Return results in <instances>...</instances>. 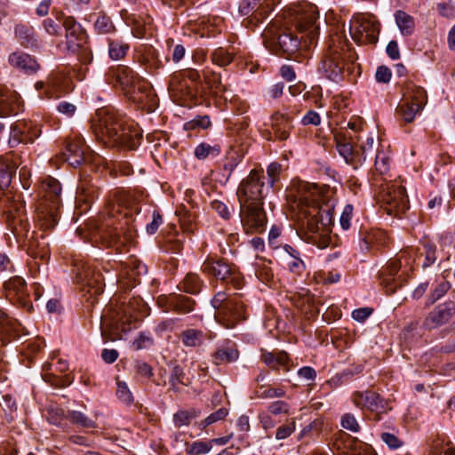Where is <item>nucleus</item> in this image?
Wrapping results in <instances>:
<instances>
[{"instance_id":"obj_1","label":"nucleus","mask_w":455,"mask_h":455,"mask_svg":"<svg viewBox=\"0 0 455 455\" xmlns=\"http://www.w3.org/2000/svg\"><path fill=\"white\" fill-rule=\"evenodd\" d=\"M294 210L298 222L311 234L308 239L319 248L330 243L328 233L332 223L333 203L325 201L315 184L299 181L296 185Z\"/></svg>"},{"instance_id":"obj_2","label":"nucleus","mask_w":455,"mask_h":455,"mask_svg":"<svg viewBox=\"0 0 455 455\" xmlns=\"http://www.w3.org/2000/svg\"><path fill=\"white\" fill-rule=\"evenodd\" d=\"M92 129L98 142H133L142 139L141 130L135 124L124 125L113 108L98 109L92 119Z\"/></svg>"},{"instance_id":"obj_3","label":"nucleus","mask_w":455,"mask_h":455,"mask_svg":"<svg viewBox=\"0 0 455 455\" xmlns=\"http://www.w3.org/2000/svg\"><path fill=\"white\" fill-rule=\"evenodd\" d=\"M264 45L273 53L291 58L298 52L301 39L288 28H282L275 24L267 27L262 33Z\"/></svg>"},{"instance_id":"obj_4","label":"nucleus","mask_w":455,"mask_h":455,"mask_svg":"<svg viewBox=\"0 0 455 455\" xmlns=\"http://www.w3.org/2000/svg\"><path fill=\"white\" fill-rule=\"evenodd\" d=\"M212 305L215 308L216 320L227 329L234 328L246 318L244 305L237 296L228 297L220 291L212 298Z\"/></svg>"},{"instance_id":"obj_5","label":"nucleus","mask_w":455,"mask_h":455,"mask_svg":"<svg viewBox=\"0 0 455 455\" xmlns=\"http://www.w3.org/2000/svg\"><path fill=\"white\" fill-rule=\"evenodd\" d=\"M43 186L45 191V198L39 204L37 219L41 228L51 229L57 223V211L60 205L61 187L60 182L52 177L47 178Z\"/></svg>"},{"instance_id":"obj_6","label":"nucleus","mask_w":455,"mask_h":455,"mask_svg":"<svg viewBox=\"0 0 455 455\" xmlns=\"http://www.w3.org/2000/svg\"><path fill=\"white\" fill-rule=\"evenodd\" d=\"M0 213L7 216V222L12 234L23 243L31 235L28 218L21 202L9 196H0Z\"/></svg>"},{"instance_id":"obj_7","label":"nucleus","mask_w":455,"mask_h":455,"mask_svg":"<svg viewBox=\"0 0 455 455\" xmlns=\"http://www.w3.org/2000/svg\"><path fill=\"white\" fill-rule=\"evenodd\" d=\"M268 188L265 185L263 170L252 169L238 186L236 196L239 204H264Z\"/></svg>"},{"instance_id":"obj_8","label":"nucleus","mask_w":455,"mask_h":455,"mask_svg":"<svg viewBox=\"0 0 455 455\" xmlns=\"http://www.w3.org/2000/svg\"><path fill=\"white\" fill-rule=\"evenodd\" d=\"M379 198L388 215L401 218L409 209L405 188L396 182H387L379 187Z\"/></svg>"},{"instance_id":"obj_9","label":"nucleus","mask_w":455,"mask_h":455,"mask_svg":"<svg viewBox=\"0 0 455 455\" xmlns=\"http://www.w3.org/2000/svg\"><path fill=\"white\" fill-rule=\"evenodd\" d=\"M100 243L106 247H113L116 251H126L134 242V229L128 226L127 221H118L101 228L98 233Z\"/></svg>"},{"instance_id":"obj_10","label":"nucleus","mask_w":455,"mask_h":455,"mask_svg":"<svg viewBox=\"0 0 455 455\" xmlns=\"http://www.w3.org/2000/svg\"><path fill=\"white\" fill-rule=\"evenodd\" d=\"M426 91L412 83L406 84L403 103L396 108V114L405 122L411 123L427 103Z\"/></svg>"},{"instance_id":"obj_11","label":"nucleus","mask_w":455,"mask_h":455,"mask_svg":"<svg viewBox=\"0 0 455 455\" xmlns=\"http://www.w3.org/2000/svg\"><path fill=\"white\" fill-rule=\"evenodd\" d=\"M202 271L216 279L233 284L240 288L242 280L235 267L229 265L225 259L207 258L202 266Z\"/></svg>"},{"instance_id":"obj_12","label":"nucleus","mask_w":455,"mask_h":455,"mask_svg":"<svg viewBox=\"0 0 455 455\" xmlns=\"http://www.w3.org/2000/svg\"><path fill=\"white\" fill-rule=\"evenodd\" d=\"M351 29L353 38L358 44H375L379 39L380 24L373 15L360 16L354 20Z\"/></svg>"},{"instance_id":"obj_13","label":"nucleus","mask_w":455,"mask_h":455,"mask_svg":"<svg viewBox=\"0 0 455 455\" xmlns=\"http://www.w3.org/2000/svg\"><path fill=\"white\" fill-rule=\"evenodd\" d=\"M345 62L341 49L330 46L318 65V71L327 79L338 82L342 78Z\"/></svg>"},{"instance_id":"obj_14","label":"nucleus","mask_w":455,"mask_h":455,"mask_svg":"<svg viewBox=\"0 0 455 455\" xmlns=\"http://www.w3.org/2000/svg\"><path fill=\"white\" fill-rule=\"evenodd\" d=\"M264 204H239L240 218L246 233H261L267 224V215L263 209Z\"/></svg>"},{"instance_id":"obj_15","label":"nucleus","mask_w":455,"mask_h":455,"mask_svg":"<svg viewBox=\"0 0 455 455\" xmlns=\"http://www.w3.org/2000/svg\"><path fill=\"white\" fill-rule=\"evenodd\" d=\"M4 291L11 303L20 306L28 312L32 310L33 305L27 292L26 282L22 277L13 276L4 282Z\"/></svg>"},{"instance_id":"obj_16","label":"nucleus","mask_w":455,"mask_h":455,"mask_svg":"<svg viewBox=\"0 0 455 455\" xmlns=\"http://www.w3.org/2000/svg\"><path fill=\"white\" fill-rule=\"evenodd\" d=\"M280 0H243L239 4V12L242 15H250L249 22L262 21Z\"/></svg>"},{"instance_id":"obj_17","label":"nucleus","mask_w":455,"mask_h":455,"mask_svg":"<svg viewBox=\"0 0 455 455\" xmlns=\"http://www.w3.org/2000/svg\"><path fill=\"white\" fill-rule=\"evenodd\" d=\"M106 79L114 85H119L124 91L130 92L140 82L139 75L130 67L118 65L111 67L106 73Z\"/></svg>"},{"instance_id":"obj_18","label":"nucleus","mask_w":455,"mask_h":455,"mask_svg":"<svg viewBox=\"0 0 455 455\" xmlns=\"http://www.w3.org/2000/svg\"><path fill=\"white\" fill-rule=\"evenodd\" d=\"M455 315V302L446 301L435 307L425 317L423 327L426 330L437 329L446 323Z\"/></svg>"},{"instance_id":"obj_19","label":"nucleus","mask_w":455,"mask_h":455,"mask_svg":"<svg viewBox=\"0 0 455 455\" xmlns=\"http://www.w3.org/2000/svg\"><path fill=\"white\" fill-rule=\"evenodd\" d=\"M299 12V28L301 32L307 33L308 44H312L318 36L319 28L315 25L318 19L317 7L306 4L301 6Z\"/></svg>"},{"instance_id":"obj_20","label":"nucleus","mask_w":455,"mask_h":455,"mask_svg":"<svg viewBox=\"0 0 455 455\" xmlns=\"http://www.w3.org/2000/svg\"><path fill=\"white\" fill-rule=\"evenodd\" d=\"M354 404L360 409H366L377 414L386 412V402L379 395L371 390L355 392L352 396Z\"/></svg>"},{"instance_id":"obj_21","label":"nucleus","mask_w":455,"mask_h":455,"mask_svg":"<svg viewBox=\"0 0 455 455\" xmlns=\"http://www.w3.org/2000/svg\"><path fill=\"white\" fill-rule=\"evenodd\" d=\"M66 44L68 51L76 53L79 60L84 63L92 61V54L85 47L86 36L82 28L66 32Z\"/></svg>"},{"instance_id":"obj_22","label":"nucleus","mask_w":455,"mask_h":455,"mask_svg":"<svg viewBox=\"0 0 455 455\" xmlns=\"http://www.w3.org/2000/svg\"><path fill=\"white\" fill-rule=\"evenodd\" d=\"M158 303L164 307L165 311H175L179 314H188L195 309L196 302L189 297L182 294L172 293L168 296L159 297Z\"/></svg>"},{"instance_id":"obj_23","label":"nucleus","mask_w":455,"mask_h":455,"mask_svg":"<svg viewBox=\"0 0 455 455\" xmlns=\"http://www.w3.org/2000/svg\"><path fill=\"white\" fill-rule=\"evenodd\" d=\"M76 275L80 282L94 289V293L100 294L103 291L104 277L100 271H96L87 263L80 262L76 265Z\"/></svg>"},{"instance_id":"obj_24","label":"nucleus","mask_w":455,"mask_h":455,"mask_svg":"<svg viewBox=\"0 0 455 455\" xmlns=\"http://www.w3.org/2000/svg\"><path fill=\"white\" fill-rule=\"evenodd\" d=\"M88 149L85 144H67L62 152L63 160L71 166L77 167L84 162L91 161L92 154L86 152Z\"/></svg>"},{"instance_id":"obj_25","label":"nucleus","mask_w":455,"mask_h":455,"mask_svg":"<svg viewBox=\"0 0 455 455\" xmlns=\"http://www.w3.org/2000/svg\"><path fill=\"white\" fill-rule=\"evenodd\" d=\"M8 61L13 68H19L27 74H33L40 68L35 58L23 52L11 53Z\"/></svg>"},{"instance_id":"obj_26","label":"nucleus","mask_w":455,"mask_h":455,"mask_svg":"<svg viewBox=\"0 0 455 455\" xmlns=\"http://www.w3.org/2000/svg\"><path fill=\"white\" fill-rule=\"evenodd\" d=\"M415 253L408 254V259L411 262L419 261L423 268L432 266L436 260V247L434 243L425 242L420 248H413Z\"/></svg>"},{"instance_id":"obj_27","label":"nucleus","mask_w":455,"mask_h":455,"mask_svg":"<svg viewBox=\"0 0 455 455\" xmlns=\"http://www.w3.org/2000/svg\"><path fill=\"white\" fill-rule=\"evenodd\" d=\"M22 107L20 96L16 92H6L0 95V115L2 116L17 115Z\"/></svg>"},{"instance_id":"obj_28","label":"nucleus","mask_w":455,"mask_h":455,"mask_svg":"<svg viewBox=\"0 0 455 455\" xmlns=\"http://www.w3.org/2000/svg\"><path fill=\"white\" fill-rule=\"evenodd\" d=\"M336 148L348 164H359L365 160V149L362 144H336Z\"/></svg>"},{"instance_id":"obj_29","label":"nucleus","mask_w":455,"mask_h":455,"mask_svg":"<svg viewBox=\"0 0 455 455\" xmlns=\"http://www.w3.org/2000/svg\"><path fill=\"white\" fill-rule=\"evenodd\" d=\"M17 168L18 164L12 155L7 154L0 157V189L7 188L10 186Z\"/></svg>"},{"instance_id":"obj_30","label":"nucleus","mask_w":455,"mask_h":455,"mask_svg":"<svg viewBox=\"0 0 455 455\" xmlns=\"http://www.w3.org/2000/svg\"><path fill=\"white\" fill-rule=\"evenodd\" d=\"M28 252L34 258L47 259L49 257L48 243L44 236L37 237L36 232H31V235L24 242Z\"/></svg>"},{"instance_id":"obj_31","label":"nucleus","mask_w":455,"mask_h":455,"mask_svg":"<svg viewBox=\"0 0 455 455\" xmlns=\"http://www.w3.org/2000/svg\"><path fill=\"white\" fill-rule=\"evenodd\" d=\"M179 339L184 347L195 348L204 345L206 334L202 330L188 328L180 333Z\"/></svg>"},{"instance_id":"obj_32","label":"nucleus","mask_w":455,"mask_h":455,"mask_svg":"<svg viewBox=\"0 0 455 455\" xmlns=\"http://www.w3.org/2000/svg\"><path fill=\"white\" fill-rule=\"evenodd\" d=\"M245 153L246 149L243 148L242 144H231L229 146V148L226 153V160L224 164V169L228 171V178L231 176L235 167L243 160Z\"/></svg>"},{"instance_id":"obj_33","label":"nucleus","mask_w":455,"mask_h":455,"mask_svg":"<svg viewBox=\"0 0 455 455\" xmlns=\"http://www.w3.org/2000/svg\"><path fill=\"white\" fill-rule=\"evenodd\" d=\"M415 250L413 248H407L400 252L399 259L397 260L390 261L387 267L383 269L380 273V276L383 277L384 281H388L387 277H393L395 276L400 267H402V260L404 259L406 264H411V262L409 261L408 254L415 253Z\"/></svg>"},{"instance_id":"obj_34","label":"nucleus","mask_w":455,"mask_h":455,"mask_svg":"<svg viewBox=\"0 0 455 455\" xmlns=\"http://www.w3.org/2000/svg\"><path fill=\"white\" fill-rule=\"evenodd\" d=\"M261 361L268 367L275 370L279 366H285L289 362V356L284 351L268 352L261 350Z\"/></svg>"},{"instance_id":"obj_35","label":"nucleus","mask_w":455,"mask_h":455,"mask_svg":"<svg viewBox=\"0 0 455 455\" xmlns=\"http://www.w3.org/2000/svg\"><path fill=\"white\" fill-rule=\"evenodd\" d=\"M395 20L403 36H411L415 29L414 18L405 12L404 11L398 10L395 12Z\"/></svg>"},{"instance_id":"obj_36","label":"nucleus","mask_w":455,"mask_h":455,"mask_svg":"<svg viewBox=\"0 0 455 455\" xmlns=\"http://www.w3.org/2000/svg\"><path fill=\"white\" fill-rule=\"evenodd\" d=\"M93 28L99 35H110L116 30L111 18L105 12H100L97 14V18L93 23Z\"/></svg>"},{"instance_id":"obj_37","label":"nucleus","mask_w":455,"mask_h":455,"mask_svg":"<svg viewBox=\"0 0 455 455\" xmlns=\"http://www.w3.org/2000/svg\"><path fill=\"white\" fill-rule=\"evenodd\" d=\"M239 357V352L233 347H220L212 355L213 363L216 365L235 362Z\"/></svg>"},{"instance_id":"obj_38","label":"nucleus","mask_w":455,"mask_h":455,"mask_svg":"<svg viewBox=\"0 0 455 455\" xmlns=\"http://www.w3.org/2000/svg\"><path fill=\"white\" fill-rule=\"evenodd\" d=\"M204 282L196 274H188L183 281L180 283V289L187 293L196 294L202 287Z\"/></svg>"},{"instance_id":"obj_39","label":"nucleus","mask_w":455,"mask_h":455,"mask_svg":"<svg viewBox=\"0 0 455 455\" xmlns=\"http://www.w3.org/2000/svg\"><path fill=\"white\" fill-rule=\"evenodd\" d=\"M283 387H272L267 385H259L255 387V396L259 399L281 398L285 395Z\"/></svg>"},{"instance_id":"obj_40","label":"nucleus","mask_w":455,"mask_h":455,"mask_svg":"<svg viewBox=\"0 0 455 455\" xmlns=\"http://www.w3.org/2000/svg\"><path fill=\"white\" fill-rule=\"evenodd\" d=\"M0 327L3 331L12 336L18 337L20 323L17 320L11 318L4 311L0 308Z\"/></svg>"},{"instance_id":"obj_41","label":"nucleus","mask_w":455,"mask_h":455,"mask_svg":"<svg viewBox=\"0 0 455 455\" xmlns=\"http://www.w3.org/2000/svg\"><path fill=\"white\" fill-rule=\"evenodd\" d=\"M15 35L20 40V44L25 47L37 44V39L34 37L32 28L28 27L17 25L15 27Z\"/></svg>"},{"instance_id":"obj_42","label":"nucleus","mask_w":455,"mask_h":455,"mask_svg":"<svg viewBox=\"0 0 455 455\" xmlns=\"http://www.w3.org/2000/svg\"><path fill=\"white\" fill-rule=\"evenodd\" d=\"M211 59L213 64L220 68H224L233 61L234 54L226 49L220 47L212 52Z\"/></svg>"},{"instance_id":"obj_43","label":"nucleus","mask_w":455,"mask_h":455,"mask_svg":"<svg viewBox=\"0 0 455 455\" xmlns=\"http://www.w3.org/2000/svg\"><path fill=\"white\" fill-rule=\"evenodd\" d=\"M67 418L75 425L85 428H95L97 427L94 420L89 419L85 414L78 411H68Z\"/></svg>"},{"instance_id":"obj_44","label":"nucleus","mask_w":455,"mask_h":455,"mask_svg":"<svg viewBox=\"0 0 455 455\" xmlns=\"http://www.w3.org/2000/svg\"><path fill=\"white\" fill-rule=\"evenodd\" d=\"M129 50V45L123 42L108 40V54L112 60L123 59Z\"/></svg>"},{"instance_id":"obj_45","label":"nucleus","mask_w":455,"mask_h":455,"mask_svg":"<svg viewBox=\"0 0 455 455\" xmlns=\"http://www.w3.org/2000/svg\"><path fill=\"white\" fill-rule=\"evenodd\" d=\"M77 191L80 196H84L81 199L87 203L91 200H93L98 196V188L91 184L88 180L81 181Z\"/></svg>"},{"instance_id":"obj_46","label":"nucleus","mask_w":455,"mask_h":455,"mask_svg":"<svg viewBox=\"0 0 455 455\" xmlns=\"http://www.w3.org/2000/svg\"><path fill=\"white\" fill-rule=\"evenodd\" d=\"M212 448L210 442L196 441L187 445L186 452L188 455H204L208 453Z\"/></svg>"},{"instance_id":"obj_47","label":"nucleus","mask_w":455,"mask_h":455,"mask_svg":"<svg viewBox=\"0 0 455 455\" xmlns=\"http://www.w3.org/2000/svg\"><path fill=\"white\" fill-rule=\"evenodd\" d=\"M220 152V148L218 144L214 146H211L209 144H198V146L195 149V156L196 158L203 160L205 159L208 156H215L219 155Z\"/></svg>"},{"instance_id":"obj_48","label":"nucleus","mask_w":455,"mask_h":455,"mask_svg":"<svg viewBox=\"0 0 455 455\" xmlns=\"http://www.w3.org/2000/svg\"><path fill=\"white\" fill-rule=\"evenodd\" d=\"M116 396L124 403L131 404L133 402V395L126 382L116 379Z\"/></svg>"},{"instance_id":"obj_49","label":"nucleus","mask_w":455,"mask_h":455,"mask_svg":"<svg viewBox=\"0 0 455 455\" xmlns=\"http://www.w3.org/2000/svg\"><path fill=\"white\" fill-rule=\"evenodd\" d=\"M288 270L296 276H302L306 271V264L301 257L284 259Z\"/></svg>"},{"instance_id":"obj_50","label":"nucleus","mask_w":455,"mask_h":455,"mask_svg":"<svg viewBox=\"0 0 455 455\" xmlns=\"http://www.w3.org/2000/svg\"><path fill=\"white\" fill-rule=\"evenodd\" d=\"M352 445H346L340 451V455H373L372 452L367 449L363 448L362 443H358L356 441Z\"/></svg>"},{"instance_id":"obj_51","label":"nucleus","mask_w":455,"mask_h":455,"mask_svg":"<svg viewBox=\"0 0 455 455\" xmlns=\"http://www.w3.org/2000/svg\"><path fill=\"white\" fill-rule=\"evenodd\" d=\"M143 61L147 65V68L150 70H157L163 68V63L160 60H158L156 52L154 49H149L147 51L143 57Z\"/></svg>"},{"instance_id":"obj_52","label":"nucleus","mask_w":455,"mask_h":455,"mask_svg":"<svg viewBox=\"0 0 455 455\" xmlns=\"http://www.w3.org/2000/svg\"><path fill=\"white\" fill-rule=\"evenodd\" d=\"M125 20L129 26L132 27V32L134 36L141 38L145 36L146 28L144 24L133 15L125 18Z\"/></svg>"},{"instance_id":"obj_53","label":"nucleus","mask_w":455,"mask_h":455,"mask_svg":"<svg viewBox=\"0 0 455 455\" xmlns=\"http://www.w3.org/2000/svg\"><path fill=\"white\" fill-rule=\"evenodd\" d=\"M184 378H185V372H184L183 369L179 365H175L172 368V373L170 376V383L174 391L179 390L180 384L186 385V383L184 381Z\"/></svg>"},{"instance_id":"obj_54","label":"nucleus","mask_w":455,"mask_h":455,"mask_svg":"<svg viewBox=\"0 0 455 455\" xmlns=\"http://www.w3.org/2000/svg\"><path fill=\"white\" fill-rule=\"evenodd\" d=\"M340 424L343 428L349 430L353 433H358L361 429L358 421L352 413H345L341 417Z\"/></svg>"},{"instance_id":"obj_55","label":"nucleus","mask_w":455,"mask_h":455,"mask_svg":"<svg viewBox=\"0 0 455 455\" xmlns=\"http://www.w3.org/2000/svg\"><path fill=\"white\" fill-rule=\"evenodd\" d=\"M282 172V165L276 162L271 163L267 168L268 177L267 187L272 188L279 180Z\"/></svg>"},{"instance_id":"obj_56","label":"nucleus","mask_w":455,"mask_h":455,"mask_svg":"<svg viewBox=\"0 0 455 455\" xmlns=\"http://www.w3.org/2000/svg\"><path fill=\"white\" fill-rule=\"evenodd\" d=\"M154 344V339L149 332H140L139 337L132 342V346L136 350L148 348Z\"/></svg>"},{"instance_id":"obj_57","label":"nucleus","mask_w":455,"mask_h":455,"mask_svg":"<svg viewBox=\"0 0 455 455\" xmlns=\"http://www.w3.org/2000/svg\"><path fill=\"white\" fill-rule=\"evenodd\" d=\"M323 427V422L320 419H315L301 430L299 435V439L303 438L304 436H311L314 435L319 434Z\"/></svg>"},{"instance_id":"obj_58","label":"nucleus","mask_w":455,"mask_h":455,"mask_svg":"<svg viewBox=\"0 0 455 455\" xmlns=\"http://www.w3.org/2000/svg\"><path fill=\"white\" fill-rule=\"evenodd\" d=\"M290 410L289 404L281 400L272 402L267 406V411L273 415L288 414Z\"/></svg>"},{"instance_id":"obj_59","label":"nucleus","mask_w":455,"mask_h":455,"mask_svg":"<svg viewBox=\"0 0 455 455\" xmlns=\"http://www.w3.org/2000/svg\"><path fill=\"white\" fill-rule=\"evenodd\" d=\"M194 415L188 411H179L173 416V421L176 427L188 426L190 424Z\"/></svg>"},{"instance_id":"obj_60","label":"nucleus","mask_w":455,"mask_h":455,"mask_svg":"<svg viewBox=\"0 0 455 455\" xmlns=\"http://www.w3.org/2000/svg\"><path fill=\"white\" fill-rule=\"evenodd\" d=\"M353 205L347 204L340 215L339 222L340 226L344 230H347L351 226V220L353 216Z\"/></svg>"},{"instance_id":"obj_61","label":"nucleus","mask_w":455,"mask_h":455,"mask_svg":"<svg viewBox=\"0 0 455 455\" xmlns=\"http://www.w3.org/2000/svg\"><path fill=\"white\" fill-rule=\"evenodd\" d=\"M380 438L392 450L400 448L403 443L396 435L387 432L382 433Z\"/></svg>"},{"instance_id":"obj_62","label":"nucleus","mask_w":455,"mask_h":455,"mask_svg":"<svg viewBox=\"0 0 455 455\" xmlns=\"http://www.w3.org/2000/svg\"><path fill=\"white\" fill-rule=\"evenodd\" d=\"M44 30L51 36H58L61 31V25L60 22L48 18L43 21Z\"/></svg>"},{"instance_id":"obj_63","label":"nucleus","mask_w":455,"mask_h":455,"mask_svg":"<svg viewBox=\"0 0 455 455\" xmlns=\"http://www.w3.org/2000/svg\"><path fill=\"white\" fill-rule=\"evenodd\" d=\"M376 171L380 174H385L389 170V158L384 154L378 153L375 158Z\"/></svg>"},{"instance_id":"obj_64","label":"nucleus","mask_w":455,"mask_h":455,"mask_svg":"<svg viewBox=\"0 0 455 455\" xmlns=\"http://www.w3.org/2000/svg\"><path fill=\"white\" fill-rule=\"evenodd\" d=\"M450 285L446 282L439 283L429 296V303L433 304L440 299L449 290Z\"/></svg>"}]
</instances>
